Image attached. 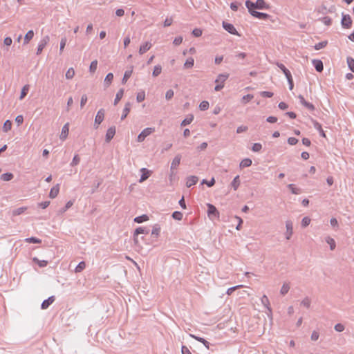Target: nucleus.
<instances>
[{
  "label": "nucleus",
  "mask_w": 354,
  "mask_h": 354,
  "mask_svg": "<svg viewBox=\"0 0 354 354\" xmlns=\"http://www.w3.org/2000/svg\"><path fill=\"white\" fill-rule=\"evenodd\" d=\"M245 6L248 10H268L270 8V6L264 0H257L255 3L247 0L245 1Z\"/></svg>",
  "instance_id": "f257e3e1"
},
{
  "label": "nucleus",
  "mask_w": 354,
  "mask_h": 354,
  "mask_svg": "<svg viewBox=\"0 0 354 354\" xmlns=\"http://www.w3.org/2000/svg\"><path fill=\"white\" fill-rule=\"evenodd\" d=\"M207 215L209 218L212 220H214V218H219V212L216 209V207L210 203L207 204Z\"/></svg>",
  "instance_id": "f03ea898"
},
{
  "label": "nucleus",
  "mask_w": 354,
  "mask_h": 354,
  "mask_svg": "<svg viewBox=\"0 0 354 354\" xmlns=\"http://www.w3.org/2000/svg\"><path fill=\"white\" fill-rule=\"evenodd\" d=\"M154 128H146L141 131V133L138 136L137 141L139 142H142L145 140V139L149 136L151 133L154 132Z\"/></svg>",
  "instance_id": "7ed1b4c3"
},
{
  "label": "nucleus",
  "mask_w": 354,
  "mask_h": 354,
  "mask_svg": "<svg viewBox=\"0 0 354 354\" xmlns=\"http://www.w3.org/2000/svg\"><path fill=\"white\" fill-rule=\"evenodd\" d=\"M105 111L103 109H100L95 118L94 127L95 129L98 128V126L102 123L104 118Z\"/></svg>",
  "instance_id": "20e7f679"
},
{
  "label": "nucleus",
  "mask_w": 354,
  "mask_h": 354,
  "mask_svg": "<svg viewBox=\"0 0 354 354\" xmlns=\"http://www.w3.org/2000/svg\"><path fill=\"white\" fill-rule=\"evenodd\" d=\"M50 41V37L48 35H46L44 36L41 39V41H39V44H38V46H37V53L36 54L37 55H40L43 50V49L45 48V46L48 44V43Z\"/></svg>",
  "instance_id": "39448f33"
},
{
  "label": "nucleus",
  "mask_w": 354,
  "mask_h": 354,
  "mask_svg": "<svg viewBox=\"0 0 354 354\" xmlns=\"http://www.w3.org/2000/svg\"><path fill=\"white\" fill-rule=\"evenodd\" d=\"M342 26L344 28H350L352 25V19L349 15L342 13V18L341 21Z\"/></svg>",
  "instance_id": "423d86ee"
},
{
  "label": "nucleus",
  "mask_w": 354,
  "mask_h": 354,
  "mask_svg": "<svg viewBox=\"0 0 354 354\" xmlns=\"http://www.w3.org/2000/svg\"><path fill=\"white\" fill-rule=\"evenodd\" d=\"M181 160V156L180 154L176 155L174 158L173 159L171 164V174L170 177L171 178L172 175L174 174L173 170L176 169L180 165Z\"/></svg>",
  "instance_id": "0eeeda50"
},
{
  "label": "nucleus",
  "mask_w": 354,
  "mask_h": 354,
  "mask_svg": "<svg viewBox=\"0 0 354 354\" xmlns=\"http://www.w3.org/2000/svg\"><path fill=\"white\" fill-rule=\"evenodd\" d=\"M248 12H250V14L252 16H253L254 17L258 18L259 19L265 20L270 17L269 15H268L266 13L256 11L255 10H248Z\"/></svg>",
  "instance_id": "6e6552de"
},
{
  "label": "nucleus",
  "mask_w": 354,
  "mask_h": 354,
  "mask_svg": "<svg viewBox=\"0 0 354 354\" xmlns=\"http://www.w3.org/2000/svg\"><path fill=\"white\" fill-rule=\"evenodd\" d=\"M148 233H149V230H147V228H145V227H139L136 228L133 233L134 243L136 244H138V236L139 234H148Z\"/></svg>",
  "instance_id": "1a4fd4ad"
},
{
  "label": "nucleus",
  "mask_w": 354,
  "mask_h": 354,
  "mask_svg": "<svg viewBox=\"0 0 354 354\" xmlns=\"http://www.w3.org/2000/svg\"><path fill=\"white\" fill-rule=\"evenodd\" d=\"M223 27L229 33H230L232 35H239L238 32L236 31V28L232 24L223 21Z\"/></svg>",
  "instance_id": "9d476101"
},
{
  "label": "nucleus",
  "mask_w": 354,
  "mask_h": 354,
  "mask_svg": "<svg viewBox=\"0 0 354 354\" xmlns=\"http://www.w3.org/2000/svg\"><path fill=\"white\" fill-rule=\"evenodd\" d=\"M115 134V127H109L106 133L105 140L106 142H109L114 137Z\"/></svg>",
  "instance_id": "9b49d317"
},
{
  "label": "nucleus",
  "mask_w": 354,
  "mask_h": 354,
  "mask_svg": "<svg viewBox=\"0 0 354 354\" xmlns=\"http://www.w3.org/2000/svg\"><path fill=\"white\" fill-rule=\"evenodd\" d=\"M68 131H69V124L68 123H66L62 129V131H61V133H60V136H59V138L62 140H64L68 135Z\"/></svg>",
  "instance_id": "f8f14e48"
},
{
  "label": "nucleus",
  "mask_w": 354,
  "mask_h": 354,
  "mask_svg": "<svg viewBox=\"0 0 354 354\" xmlns=\"http://www.w3.org/2000/svg\"><path fill=\"white\" fill-rule=\"evenodd\" d=\"M286 239H290L292 233H293V231H292V223L290 221H287L286 223Z\"/></svg>",
  "instance_id": "ddd939ff"
},
{
  "label": "nucleus",
  "mask_w": 354,
  "mask_h": 354,
  "mask_svg": "<svg viewBox=\"0 0 354 354\" xmlns=\"http://www.w3.org/2000/svg\"><path fill=\"white\" fill-rule=\"evenodd\" d=\"M140 171L142 172V175L140 176L139 182L142 183V182L146 180L150 176V174H151V171L148 170L146 168H142L140 169Z\"/></svg>",
  "instance_id": "4468645a"
},
{
  "label": "nucleus",
  "mask_w": 354,
  "mask_h": 354,
  "mask_svg": "<svg viewBox=\"0 0 354 354\" xmlns=\"http://www.w3.org/2000/svg\"><path fill=\"white\" fill-rule=\"evenodd\" d=\"M198 180V178L197 176H190L187 177V178L186 186L187 187H190L192 185H196L197 183Z\"/></svg>",
  "instance_id": "2eb2a0df"
},
{
  "label": "nucleus",
  "mask_w": 354,
  "mask_h": 354,
  "mask_svg": "<svg viewBox=\"0 0 354 354\" xmlns=\"http://www.w3.org/2000/svg\"><path fill=\"white\" fill-rule=\"evenodd\" d=\"M151 46L152 44L149 41L145 42L140 46L139 53L140 55L144 54L145 53L148 51L151 48Z\"/></svg>",
  "instance_id": "dca6fc26"
},
{
  "label": "nucleus",
  "mask_w": 354,
  "mask_h": 354,
  "mask_svg": "<svg viewBox=\"0 0 354 354\" xmlns=\"http://www.w3.org/2000/svg\"><path fill=\"white\" fill-rule=\"evenodd\" d=\"M313 64L317 72H322L324 70L323 62L319 59H313Z\"/></svg>",
  "instance_id": "f3484780"
},
{
  "label": "nucleus",
  "mask_w": 354,
  "mask_h": 354,
  "mask_svg": "<svg viewBox=\"0 0 354 354\" xmlns=\"http://www.w3.org/2000/svg\"><path fill=\"white\" fill-rule=\"evenodd\" d=\"M55 301V297H49L47 299H45L41 305V309H46L49 306Z\"/></svg>",
  "instance_id": "a211bd4d"
},
{
  "label": "nucleus",
  "mask_w": 354,
  "mask_h": 354,
  "mask_svg": "<svg viewBox=\"0 0 354 354\" xmlns=\"http://www.w3.org/2000/svg\"><path fill=\"white\" fill-rule=\"evenodd\" d=\"M113 80V74L112 73H108L104 79V85L105 88H106L109 86V85L111 84Z\"/></svg>",
  "instance_id": "6ab92c4d"
},
{
  "label": "nucleus",
  "mask_w": 354,
  "mask_h": 354,
  "mask_svg": "<svg viewBox=\"0 0 354 354\" xmlns=\"http://www.w3.org/2000/svg\"><path fill=\"white\" fill-rule=\"evenodd\" d=\"M277 66L282 71L286 78L292 76L290 71L283 64L277 62Z\"/></svg>",
  "instance_id": "aec40b11"
},
{
  "label": "nucleus",
  "mask_w": 354,
  "mask_h": 354,
  "mask_svg": "<svg viewBox=\"0 0 354 354\" xmlns=\"http://www.w3.org/2000/svg\"><path fill=\"white\" fill-rule=\"evenodd\" d=\"M131 106V104L130 102H127L125 104L124 108L123 109V113H122V115L121 116V120H124L127 118V115L130 112Z\"/></svg>",
  "instance_id": "412c9836"
},
{
  "label": "nucleus",
  "mask_w": 354,
  "mask_h": 354,
  "mask_svg": "<svg viewBox=\"0 0 354 354\" xmlns=\"http://www.w3.org/2000/svg\"><path fill=\"white\" fill-rule=\"evenodd\" d=\"M228 77H229V74H227V73L220 74L216 79L215 82L224 84V82L227 80Z\"/></svg>",
  "instance_id": "4be33fe9"
},
{
  "label": "nucleus",
  "mask_w": 354,
  "mask_h": 354,
  "mask_svg": "<svg viewBox=\"0 0 354 354\" xmlns=\"http://www.w3.org/2000/svg\"><path fill=\"white\" fill-rule=\"evenodd\" d=\"M59 185H57L56 186L51 188L50 193H49L50 198H55L59 194Z\"/></svg>",
  "instance_id": "5701e85b"
},
{
  "label": "nucleus",
  "mask_w": 354,
  "mask_h": 354,
  "mask_svg": "<svg viewBox=\"0 0 354 354\" xmlns=\"http://www.w3.org/2000/svg\"><path fill=\"white\" fill-rule=\"evenodd\" d=\"M33 37H34L33 30H30L28 31V32L26 34V35L24 37V44H28L29 41L32 39Z\"/></svg>",
  "instance_id": "b1692460"
},
{
  "label": "nucleus",
  "mask_w": 354,
  "mask_h": 354,
  "mask_svg": "<svg viewBox=\"0 0 354 354\" xmlns=\"http://www.w3.org/2000/svg\"><path fill=\"white\" fill-rule=\"evenodd\" d=\"M240 185V178L239 176H236L234 178L233 180L231 183V186L234 189V190H236Z\"/></svg>",
  "instance_id": "393cba45"
},
{
  "label": "nucleus",
  "mask_w": 354,
  "mask_h": 354,
  "mask_svg": "<svg viewBox=\"0 0 354 354\" xmlns=\"http://www.w3.org/2000/svg\"><path fill=\"white\" fill-rule=\"evenodd\" d=\"M132 73H133V66L131 67L130 70H127V71H125V73L124 74V77H123V78L122 80V84H125L127 82L129 78L132 75Z\"/></svg>",
  "instance_id": "a878e982"
},
{
  "label": "nucleus",
  "mask_w": 354,
  "mask_h": 354,
  "mask_svg": "<svg viewBox=\"0 0 354 354\" xmlns=\"http://www.w3.org/2000/svg\"><path fill=\"white\" fill-rule=\"evenodd\" d=\"M190 336L196 339L197 341L203 343L204 344V346L207 348H209V342H208L207 340H205L204 338L203 337H198V336H196L194 335H190Z\"/></svg>",
  "instance_id": "bb28decb"
},
{
  "label": "nucleus",
  "mask_w": 354,
  "mask_h": 354,
  "mask_svg": "<svg viewBox=\"0 0 354 354\" xmlns=\"http://www.w3.org/2000/svg\"><path fill=\"white\" fill-rule=\"evenodd\" d=\"M252 160L250 158H245L243 159L239 165L240 168H244L250 167L252 165Z\"/></svg>",
  "instance_id": "cd10ccee"
},
{
  "label": "nucleus",
  "mask_w": 354,
  "mask_h": 354,
  "mask_svg": "<svg viewBox=\"0 0 354 354\" xmlns=\"http://www.w3.org/2000/svg\"><path fill=\"white\" fill-rule=\"evenodd\" d=\"M124 94V88H120L116 93L115 98L114 100V105H116L119 101L122 99Z\"/></svg>",
  "instance_id": "c85d7f7f"
},
{
  "label": "nucleus",
  "mask_w": 354,
  "mask_h": 354,
  "mask_svg": "<svg viewBox=\"0 0 354 354\" xmlns=\"http://www.w3.org/2000/svg\"><path fill=\"white\" fill-rule=\"evenodd\" d=\"M194 120V115H189L186 118H185L180 125L183 127L187 126L189 124Z\"/></svg>",
  "instance_id": "c756f323"
},
{
  "label": "nucleus",
  "mask_w": 354,
  "mask_h": 354,
  "mask_svg": "<svg viewBox=\"0 0 354 354\" xmlns=\"http://www.w3.org/2000/svg\"><path fill=\"white\" fill-rule=\"evenodd\" d=\"M149 219V217L146 214H143L139 216H137L134 218V222L137 223H141L142 222L147 221Z\"/></svg>",
  "instance_id": "7c9ffc66"
},
{
  "label": "nucleus",
  "mask_w": 354,
  "mask_h": 354,
  "mask_svg": "<svg viewBox=\"0 0 354 354\" xmlns=\"http://www.w3.org/2000/svg\"><path fill=\"white\" fill-rule=\"evenodd\" d=\"M14 178V175L12 173L8 172L1 176V179L3 181H10Z\"/></svg>",
  "instance_id": "2f4dec72"
},
{
  "label": "nucleus",
  "mask_w": 354,
  "mask_h": 354,
  "mask_svg": "<svg viewBox=\"0 0 354 354\" xmlns=\"http://www.w3.org/2000/svg\"><path fill=\"white\" fill-rule=\"evenodd\" d=\"M194 59L193 57H189L184 64V68H191L194 66Z\"/></svg>",
  "instance_id": "473e14b6"
},
{
  "label": "nucleus",
  "mask_w": 354,
  "mask_h": 354,
  "mask_svg": "<svg viewBox=\"0 0 354 354\" xmlns=\"http://www.w3.org/2000/svg\"><path fill=\"white\" fill-rule=\"evenodd\" d=\"M160 232V226L158 224H156L153 226V229L151 231V235L158 237Z\"/></svg>",
  "instance_id": "72a5a7b5"
},
{
  "label": "nucleus",
  "mask_w": 354,
  "mask_h": 354,
  "mask_svg": "<svg viewBox=\"0 0 354 354\" xmlns=\"http://www.w3.org/2000/svg\"><path fill=\"white\" fill-rule=\"evenodd\" d=\"M27 209L26 207H21L12 211L13 216H18L23 214Z\"/></svg>",
  "instance_id": "f704fd0d"
},
{
  "label": "nucleus",
  "mask_w": 354,
  "mask_h": 354,
  "mask_svg": "<svg viewBox=\"0 0 354 354\" xmlns=\"http://www.w3.org/2000/svg\"><path fill=\"white\" fill-rule=\"evenodd\" d=\"M326 241L327 242L328 244L330 245V250H334L336 246L335 240L333 238L328 236L326 239Z\"/></svg>",
  "instance_id": "c9c22d12"
},
{
  "label": "nucleus",
  "mask_w": 354,
  "mask_h": 354,
  "mask_svg": "<svg viewBox=\"0 0 354 354\" xmlns=\"http://www.w3.org/2000/svg\"><path fill=\"white\" fill-rule=\"evenodd\" d=\"M261 303L262 304L268 308V310L271 311L270 308L269 307L270 302L268 297L266 295H263L261 299Z\"/></svg>",
  "instance_id": "e433bc0d"
},
{
  "label": "nucleus",
  "mask_w": 354,
  "mask_h": 354,
  "mask_svg": "<svg viewBox=\"0 0 354 354\" xmlns=\"http://www.w3.org/2000/svg\"><path fill=\"white\" fill-rule=\"evenodd\" d=\"M28 91H29V85L26 84L21 89L19 99L20 100L24 99L25 97V96L28 94Z\"/></svg>",
  "instance_id": "4c0bfd02"
},
{
  "label": "nucleus",
  "mask_w": 354,
  "mask_h": 354,
  "mask_svg": "<svg viewBox=\"0 0 354 354\" xmlns=\"http://www.w3.org/2000/svg\"><path fill=\"white\" fill-rule=\"evenodd\" d=\"M162 71V66L160 65H156L154 66L153 71L152 72V75L153 77L158 76Z\"/></svg>",
  "instance_id": "58836bf2"
},
{
  "label": "nucleus",
  "mask_w": 354,
  "mask_h": 354,
  "mask_svg": "<svg viewBox=\"0 0 354 354\" xmlns=\"http://www.w3.org/2000/svg\"><path fill=\"white\" fill-rule=\"evenodd\" d=\"M12 128V122L10 120H7L4 124H3V131L4 132H8V131H10Z\"/></svg>",
  "instance_id": "ea45409f"
},
{
  "label": "nucleus",
  "mask_w": 354,
  "mask_h": 354,
  "mask_svg": "<svg viewBox=\"0 0 354 354\" xmlns=\"http://www.w3.org/2000/svg\"><path fill=\"white\" fill-rule=\"evenodd\" d=\"M86 268V263L84 261H81L78 263L75 269V272H80Z\"/></svg>",
  "instance_id": "a19ab883"
},
{
  "label": "nucleus",
  "mask_w": 354,
  "mask_h": 354,
  "mask_svg": "<svg viewBox=\"0 0 354 354\" xmlns=\"http://www.w3.org/2000/svg\"><path fill=\"white\" fill-rule=\"evenodd\" d=\"M290 290V286L288 283H284L281 288V290H280V293L282 295H285L286 294L288 293V292Z\"/></svg>",
  "instance_id": "79ce46f5"
},
{
  "label": "nucleus",
  "mask_w": 354,
  "mask_h": 354,
  "mask_svg": "<svg viewBox=\"0 0 354 354\" xmlns=\"http://www.w3.org/2000/svg\"><path fill=\"white\" fill-rule=\"evenodd\" d=\"M97 61L95 59V60H93V62H91V63L90 64V67H89V71L91 73H95V71L97 70Z\"/></svg>",
  "instance_id": "37998d69"
},
{
  "label": "nucleus",
  "mask_w": 354,
  "mask_h": 354,
  "mask_svg": "<svg viewBox=\"0 0 354 354\" xmlns=\"http://www.w3.org/2000/svg\"><path fill=\"white\" fill-rule=\"evenodd\" d=\"M288 187L290 189L291 192L294 194H299L301 193V189L299 188L295 187L293 184H289Z\"/></svg>",
  "instance_id": "c03bdc74"
},
{
  "label": "nucleus",
  "mask_w": 354,
  "mask_h": 354,
  "mask_svg": "<svg viewBox=\"0 0 354 354\" xmlns=\"http://www.w3.org/2000/svg\"><path fill=\"white\" fill-rule=\"evenodd\" d=\"M347 64L349 69L354 73V59L352 57H347Z\"/></svg>",
  "instance_id": "a18cd8bd"
},
{
  "label": "nucleus",
  "mask_w": 354,
  "mask_h": 354,
  "mask_svg": "<svg viewBox=\"0 0 354 354\" xmlns=\"http://www.w3.org/2000/svg\"><path fill=\"white\" fill-rule=\"evenodd\" d=\"M75 75V71L73 68H70L68 69L66 73V78L68 80L72 79Z\"/></svg>",
  "instance_id": "49530a36"
},
{
  "label": "nucleus",
  "mask_w": 354,
  "mask_h": 354,
  "mask_svg": "<svg viewBox=\"0 0 354 354\" xmlns=\"http://www.w3.org/2000/svg\"><path fill=\"white\" fill-rule=\"evenodd\" d=\"M26 241L27 243H41V239L36 238V237H33V236L26 239Z\"/></svg>",
  "instance_id": "de8ad7c7"
},
{
  "label": "nucleus",
  "mask_w": 354,
  "mask_h": 354,
  "mask_svg": "<svg viewBox=\"0 0 354 354\" xmlns=\"http://www.w3.org/2000/svg\"><path fill=\"white\" fill-rule=\"evenodd\" d=\"M328 42L327 41H322L321 42H319L316 44L314 46L315 50H320L323 48H324L327 45Z\"/></svg>",
  "instance_id": "09e8293b"
},
{
  "label": "nucleus",
  "mask_w": 354,
  "mask_h": 354,
  "mask_svg": "<svg viewBox=\"0 0 354 354\" xmlns=\"http://www.w3.org/2000/svg\"><path fill=\"white\" fill-rule=\"evenodd\" d=\"M209 102L207 101H203L199 104V109L201 111H205L207 110L209 108Z\"/></svg>",
  "instance_id": "8fccbe9b"
},
{
  "label": "nucleus",
  "mask_w": 354,
  "mask_h": 354,
  "mask_svg": "<svg viewBox=\"0 0 354 354\" xmlns=\"http://www.w3.org/2000/svg\"><path fill=\"white\" fill-rule=\"evenodd\" d=\"M172 217L175 220L180 221L183 218V214L180 212L175 211L172 214Z\"/></svg>",
  "instance_id": "3c124183"
},
{
  "label": "nucleus",
  "mask_w": 354,
  "mask_h": 354,
  "mask_svg": "<svg viewBox=\"0 0 354 354\" xmlns=\"http://www.w3.org/2000/svg\"><path fill=\"white\" fill-rule=\"evenodd\" d=\"M35 262H37L39 267L43 268L46 267L48 264V261L45 260L39 261L37 258L35 257L33 259Z\"/></svg>",
  "instance_id": "603ef678"
},
{
  "label": "nucleus",
  "mask_w": 354,
  "mask_h": 354,
  "mask_svg": "<svg viewBox=\"0 0 354 354\" xmlns=\"http://www.w3.org/2000/svg\"><path fill=\"white\" fill-rule=\"evenodd\" d=\"M201 184H206L209 187H211L215 184V179L214 178H212L209 181L205 179H203L201 182Z\"/></svg>",
  "instance_id": "864d4df0"
},
{
  "label": "nucleus",
  "mask_w": 354,
  "mask_h": 354,
  "mask_svg": "<svg viewBox=\"0 0 354 354\" xmlns=\"http://www.w3.org/2000/svg\"><path fill=\"white\" fill-rule=\"evenodd\" d=\"M313 125L315 129H317L319 131H322V125L316 120L311 119Z\"/></svg>",
  "instance_id": "5fc2aeb1"
},
{
  "label": "nucleus",
  "mask_w": 354,
  "mask_h": 354,
  "mask_svg": "<svg viewBox=\"0 0 354 354\" xmlns=\"http://www.w3.org/2000/svg\"><path fill=\"white\" fill-rule=\"evenodd\" d=\"M310 299L308 297H306L301 301V304L308 308L310 306Z\"/></svg>",
  "instance_id": "6e6d98bb"
},
{
  "label": "nucleus",
  "mask_w": 354,
  "mask_h": 354,
  "mask_svg": "<svg viewBox=\"0 0 354 354\" xmlns=\"http://www.w3.org/2000/svg\"><path fill=\"white\" fill-rule=\"evenodd\" d=\"M145 98V92H140L137 94L136 100H137L138 102H141L144 101Z\"/></svg>",
  "instance_id": "4d7b16f0"
},
{
  "label": "nucleus",
  "mask_w": 354,
  "mask_h": 354,
  "mask_svg": "<svg viewBox=\"0 0 354 354\" xmlns=\"http://www.w3.org/2000/svg\"><path fill=\"white\" fill-rule=\"evenodd\" d=\"M73 205V203L71 201H69L66 203V205L60 209L61 213H64L66 211H67L68 209H69L72 205Z\"/></svg>",
  "instance_id": "13d9d810"
},
{
  "label": "nucleus",
  "mask_w": 354,
  "mask_h": 354,
  "mask_svg": "<svg viewBox=\"0 0 354 354\" xmlns=\"http://www.w3.org/2000/svg\"><path fill=\"white\" fill-rule=\"evenodd\" d=\"M174 92L172 89H169L167 92H166V94H165V98L167 100H171L173 97H174Z\"/></svg>",
  "instance_id": "bf43d9fd"
},
{
  "label": "nucleus",
  "mask_w": 354,
  "mask_h": 354,
  "mask_svg": "<svg viewBox=\"0 0 354 354\" xmlns=\"http://www.w3.org/2000/svg\"><path fill=\"white\" fill-rule=\"evenodd\" d=\"M262 148V145L260 143H254L252 146V150L254 152H259Z\"/></svg>",
  "instance_id": "052dcab7"
},
{
  "label": "nucleus",
  "mask_w": 354,
  "mask_h": 354,
  "mask_svg": "<svg viewBox=\"0 0 354 354\" xmlns=\"http://www.w3.org/2000/svg\"><path fill=\"white\" fill-rule=\"evenodd\" d=\"M310 219L308 217L306 216V217L303 218V219L301 221V225H302V227H306L310 224Z\"/></svg>",
  "instance_id": "680f3d73"
},
{
  "label": "nucleus",
  "mask_w": 354,
  "mask_h": 354,
  "mask_svg": "<svg viewBox=\"0 0 354 354\" xmlns=\"http://www.w3.org/2000/svg\"><path fill=\"white\" fill-rule=\"evenodd\" d=\"M66 38L65 37H64L61 39V41H60V48H59L60 53H62V52L63 51V50L66 46Z\"/></svg>",
  "instance_id": "e2e57ef3"
},
{
  "label": "nucleus",
  "mask_w": 354,
  "mask_h": 354,
  "mask_svg": "<svg viewBox=\"0 0 354 354\" xmlns=\"http://www.w3.org/2000/svg\"><path fill=\"white\" fill-rule=\"evenodd\" d=\"M80 157L78 156V155H75L73 158L71 165L75 166L80 163Z\"/></svg>",
  "instance_id": "0e129e2a"
},
{
  "label": "nucleus",
  "mask_w": 354,
  "mask_h": 354,
  "mask_svg": "<svg viewBox=\"0 0 354 354\" xmlns=\"http://www.w3.org/2000/svg\"><path fill=\"white\" fill-rule=\"evenodd\" d=\"M260 95L263 97H272L273 96V93L270 91H261Z\"/></svg>",
  "instance_id": "69168bd1"
},
{
  "label": "nucleus",
  "mask_w": 354,
  "mask_h": 354,
  "mask_svg": "<svg viewBox=\"0 0 354 354\" xmlns=\"http://www.w3.org/2000/svg\"><path fill=\"white\" fill-rule=\"evenodd\" d=\"M192 35L196 37H200L202 35V30L199 28H195L192 31Z\"/></svg>",
  "instance_id": "338daca9"
},
{
  "label": "nucleus",
  "mask_w": 354,
  "mask_h": 354,
  "mask_svg": "<svg viewBox=\"0 0 354 354\" xmlns=\"http://www.w3.org/2000/svg\"><path fill=\"white\" fill-rule=\"evenodd\" d=\"M181 352H182V354H192L191 353V351H189V349L185 346H182Z\"/></svg>",
  "instance_id": "774afa93"
}]
</instances>
